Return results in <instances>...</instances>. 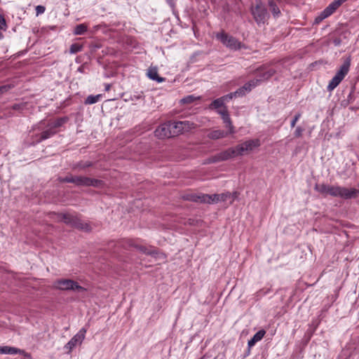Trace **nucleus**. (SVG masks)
<instances>
[{
    "mask_svg": "<svg viewBox=\"0 0 359 359\" xmlns=\"http://www.w3.org/2000/svg\"><path fill=\"white\" fill-rule=\"evenodd\" d=\"M68 121L67 116L58 118L55 120H49L48 121H42L40 123V128L43 130L39 134L40 141L47 140L59 131V128L62 127Z\"/></svg>",
    "mask_w": 359,
    "mask_h": 359,
    "instance_id": "1",
    "label": "nucleus"
},
{
    "mask_svg": "<svg viewBox=\"0 0 359 359\" xmlns=\"http://www.w3.org/2000/svg\"><path fill=\"white\" fill-rule=\"evenodd\" d=\"M58 219L65 223L67 225L81 230L86 232L91 231V227L88 223L84 222L78 216V215L70 213H58Z\"/></svg>",
    "mask_w": 359,
    "mask_h": 359,
    "instance_id": "2",
    "label": "nucleus"
},
{
    "mask_svg": "<svg viewBox=\"0 0 359 359\" xmlns=\"http://www.w3.org/2000/svg\"><path fill=\"white\" fill-rule=\"evenodd\" d=\"M60 182L74 183L76 186L94 187H99L102 185V181L83 176H67L65 177H59Z\"/></svg>",
    "mask_w": 359,
    "mask_h": 359,
    "instance_id": "3",
    "label": "nucleus"
},
{
    "mask_svg": "<svg viewBox=\"0 0 359 359\" xmlns=\"http://www.w3.org/2000/svg\"><path fill=\"white\" fill-rule=\"evenodd\" d=\"M52 287L55 290L63 291L72 290L79 292L86 291V289L81 286L76 281L67 278L57 279L53 282Z\"/></svg>",
    "mask_w": 359,
    "mask_h": 359,
    "instance_id": "4",
    "label": "nucleus"
},
{
    "mask_svg": "<svg viewBox=\"0 0 359 359\" xmlns=\"http://www.w3.org/2000/svg\"><path fill=\"white\" fill-rule=\"evenodd\" d=\"M221 115L225 127L229 128V131L226 132L222 130H212L208 134V137L210 139L218 140L226 137L229 134H234L236 133L234 126L229 117V114H221Z\"/></svg>",
    "mask_w": 359,
    "mask_h": 359,
    "instance_id": "5",
    "label": "nucleus"
},
{
    "mask_svg": "<svg viewBox=\"0 0 359 359\" xmlns=\"http://www.w3.org/2000/svg\"><path fill=\"white\" fill-rule=\"evenodd\" d=\"M250 13L258 26L264 25L269 18L268 11L261 1L255 6H251Z\"/></svg>",
    "mask_w": 359,
    "mask_h": 359,
    "instance_id": "6",
    "label": "nucleus"
},
{
    "mask_svg": "<svg viewBox=\"0 0 359 359\" xmlns=\"http://www.w3.org/2000/svg\"><path fill=\"white\" fill-rule=\"evenodd\" d=\"M216 38L221 41L222 44L227 48L232 50H239L242 47V43L235 37L229 35L227 33L222 31L216 34Z\"/></svg>",
    "mask_w": 359,
    "mask_h": 359,
    "instance_id": "7",
    "label": "nucleus"
},
{
    "mask_svg": "<svg viewBox=\"0 0 359 359\" xmlns=\"http://www.w3.org/2000/svg\"><path fill=\"white\" fill-rule=\"evenodd\" d=\"M238 153L235 147L229 148L222 151L215 156H212L206 160V163H214L219 161H224L238 156Z\"/></svg>",
    "mask_w": 359,
    "mask_h": 359,
    "instance_id": "8",
    "label": "nucleus"
},
{
    "mask_svg": "<svg viewBox=\"0 0 359 359\" xmlns=\"http://www.w3.org/2000/svg\"><path fill=\"white\" fill-rule=\"evenodd\" d=\"M87 330L85 327L81 328L69 341L65 344L64 348L67 350L69 353L77 345H81L85 339Z\"/></svg>",
    "mask_w": 359,
    "mask_h": 359,
    "instance_id": "9",
    "label": "nucleus"
},
{
    "mask_svg": "<svg viewBox=\"0 0 359 359\" xmlns=\"http://www.w3.org/2000/svg\"><path fill=\"white\" fill-rule=\"evenodd\" d=\"M260 146V141L259 139L249 140L245 142L238 144L236 147L238 156H243L246 152H250L254 149Z\"/></svg>",
    "mask_w": 359,
    "mask_h": 359,
    "instance_id": "10",
    "label": "nucleus"
},
{
    "mask_svg": "<svg viewBox=\"0 0 359 359\" xmlns=\"http://www.w3.org/2000/svg\"><path fill=\"white\" fill-rule=\"evenodd\" d=\"M155 136L159 139L170 138L176 136V133L172 130L170 122L159 126L154 131Z\"/></svg>",
    "mask_w": 359,
    "mask_h": 359,
    "instance_id": "11",
    "label": "nucleus"
},
{
    "mask_svg": "<svg viewBox=\"0 0 359 359\" xmlns=\"http://www.w3.org/2000/svg\"><path fill=\"white\" fill-rule=\"evenodd\" d=\"M233 97V96L232 95L231 93H230L219 98H217L210 103L209 105V109L210 110H213L223 108L222 110L219 111L218 112H228V109L225 106V103L226 102L231 100Z\"/></svg>",
    "mask_w": 359,
    "mask_h": 359,
    "instance_id": "12",
    "label": "nucleus"
},
{
    "mask_svg": "<svg viewBox=\"0 0 359 359\" xmlns=\"http://www.w3.org/2000/svg\"><path fill=\"white\" fill-rule=\"evenodd\" d=\"M359 194V190L351 188L348 189L337 186L336 197H340L344 199L355 198Z\"/></svg>",
    "mask_w": 359,
    "mask_h": 359,
    "instance_id": "13",
    "label": "nucleus"
},
{
    "mask_svg": "<svg viewBox=\"0 0 359 359\" xmlns=\"http://www.w3.org/2000/svg\"><path fill=\"white\" fill-rule=\"evenodd\" d=\"M257 85V81H255V79L250 80L245 83L242 87L237 89L235 92L231 93V94L233 97H242L245 95L246 93L251 91L252 88Z\"/></svg>",
    "mask_w": 359,
    "mask_h": 359,
    "instance_id": "14",
    "label": "nucleus"
},
{
    "mask_svg": "<svg viewBox=\"0 0 359 359\" xmlns=\"http://www.w3.org/2000/svg\"><path fill=\"white\" fill-rule=\"evenodd\" d=\"M315 190L324 196H332L336 197L337 186H331L325 184H316Z\"/></svg>",
    "mask_w": 359,
    "mask_h": 359,
    "instance_id": "15",
    "label": "nucleus"
},
{
    "mask_svg": "<svg viewBox=\"0 0 359 359\" xmlns=\"http://www.w3.org/2000/svg\"><path fill=\"white\" fill-rule=\"evenodd\" d=\"M122 245L125 248H129L130 247H133L135 249H137V250H139L140 252H142V253H144L145 255H153L156 254V250H150V249H148L145 246L137 245L132 240L123 241V243H122Z\"/></svg>",
    "mask_w": 359,
    "mask_h": 359,
    "instance_id": "16",
    "label": "nucleus"
},
{
    "mask_svg": "<svg viewBox=\"0 0 359 359\" xmlns=\"http://www.w3.org/2000/svg\"><path fill=\"white\" fill-rule=\"evenodd\" d=\"M263 67H259L257 69L258 72L257 78L255 79V81H257V84L259 83L266 81L269 79L272 76H273L276 73V70L273 69H269L264 72H262Z\"/></svg>",
    "mask_w": 359,
    "mask_h": 359,
    "instance_id": "17",
    "label": "nucleus"
},
{
    "mask_svg": "<svg viewBox=\"0 0 359 359\" xmlns=\"http://www.w3.org/2000/svg\"><path fill=\"white\" fill-rule=\"evenodd\" d=\"M170 126L176 136L190 128L189 123L186 121L170 122Z\"/></svg>",
    "mask_w": 359,
    "mask_h": 359,
    "instance_id": "18",
    "label": "nucleus"
},
{
    "mask_svg": "<svg viewBox=\"0 0 359 359\" xmlns=\"http://www.w3.org/2000/svg\"><path fill=\"white\" fill-rule=\"evenodd\" d=\"M182 198L185 201L203 203L204 198H208L205 194H187L182 196Z\"/></svg>",
    "mask_w": 359,
    "mask_h": 359,
    "instance_id": "19",
    "label": "nucleus"
},
{
    "mask_svg": "<svg viewBox=\"0 0 359 359\" xmlns=\"http://www.w3.org/2000/svg\"><path fill=\"white\" fill-rule=\"evenodd\" d=\"M347 0H334L332 1L328 6H327L324 10L325 15H327V17L330 16L332 14H333L337 9L345 1Z\"/></svg>",
    "mask_w": 359,
    "mask_h": 359,
    "instance_id": "20",
    "label": "nucleus"
},
{
    "mask_svg": "<svg viewBox=\"0 0 359 359\" xmlns=\"http://www.w3.org/2000/svg\"><path fill=\"white\" fill-rule=\"evenodd\" d=\"M351 65V60L347 58L340 67L339 69L336 73L335 76H338L340 79L343 80L345 76L348 74Z\"/></svg>",
    "mask_w": 359,
    "mask_h": 359,
    "instance_id": "21",
    "label": "nucleus"
},
{
    "mask_svg": "<svg viewBox=\"0 0 359 359\" xmlns=\"http://www.w3.org/2000/svg\"><path fill=\"white\" fill-rule=\"evenodd\" d=\"M266 334V331L264 330H260L257 332H256L252 338L250 339L248 342V346L249 348L252 347L257 341L262 339Z\"/></svg>",
    "mask_w": 359,
    "mask_h": 359,
    "instance_id": "22",
    "label": "nucleus"
},
{
    "mask_svg": "<svg viewBox=\"0 0 359 359\" xmlns=\"http://www.w3.org/2000/svg\"><path fill=\"white\" fill-rule=\"evenodd\" d=\"M147 76L150 79L156 81L158 83H161L165 80L164 78L161 77L158 75L157 69L156 67H150L148 69Z\"/></svg>",
    "mask_w": 359,
    "mask_h": 359,
    "instance_id": "23",
    "label": "nucleus"
},
{
    "mask_svg": "<svg viewBox=\"0 0 359 359\" xmlns=\"http://www.w3.org/2000/svg\"><path fill=\"white\" fill-rule=\"evenodd\" d=\"M268 4L273 17H278L280 14V11L278 6L276 5V2L273 0H269Z\"/></svg>",
    "mask_w": 359,
    "mask_h": 359,
    "instance_id": "24",
    "label": "nucleus"
},
{
    "mask_svg": "<svg viewBox=\"0 0 359 359\" xmlns=\"http://www.w3.org/2000/svg\"><path fill=\"white\" fill-rule=\"evenodd\" d=\"M102 97L101 94H97L95 95H90L86 97L84 101L85 104H92L96 103L100 100V99Z\"/></svg>",
    "mask_w": 359,
    "mask_h": 359,
    "instance_id": "25",
    "label": "nucleus"
},
{
    "mask_svg": "<svg viewBox=\"0 0 359 359\" xmlns=\"http://www.w3.org/2000/svg\"><path fill=\"white\" fill-rule=\"evenodd\" d=\"M341 79L334 75L327 86V90L329 91L333 90L341 83Z\"/></svg>",
    "mask_w": 359,
    "mask_h": 359,
    "instance_id": "26",
    "label": "nucleus"
},
{
    "mask_svg": "<svg viewBox=\"0 0 359 359\" xmlns=\"http://www.w3.org/2000/svg\"><path fill=\"white\" fill-rule=\"evenodd\" d=\"M88 27L85 24H79L76 25L74 30V34L76 35H81L87 32Z\"/></svg>",
    "mask_w": 359,
    "mask_h": 359,
    "instance_id": "27",
    "label": "nucleus"
},
{
    "mask_svg": "<svg viewBox=\"0 0 359 359\" xmlns=\"http://www.w3.org/2000/svg\"><path fill=\"white\" fill-rule=\"evenodd\" d=\"M207 196H208V198H204L205 201H203V203H208V204H212V203H217L218 202H219V194H212V195H210V194H206Z\"/></svg>",
    "mask_w": 359,
    "mask_h": 359,
    "instance_id": "28",
    "label": "nucleus"
},
{
    "mask_svg": "<svg viewBox=\"0 0 359 359\" xmlns=\"http://www.w3.org/2000/svg\"><path fill=\"white\" fill-rule=\"evenodd\" d=\"M17 353L22 354L26 358H31L30 353L25 352L24 350L15 347H11L10 355H15Z\"/></svg>",
    "mask_w": 359,
    "mask_h": 359,
    "instance_id": "29",
    "label": "nucleus"
},
{
    "mask_svg": "<svg viewBox=\"0 0 359 359\" xmlns=\"http://www.w3.org/2000/svg\"><path fill=\"white\" fill-rule=\"evenodd\" d=\"M82 49H83L82 44H80L78 43H72L69 48V53L71 54H76V53L81 51Z\"/></svg>",
    "mask_w": 359,
    "mask_h": 359,
    "instance_id": "30",
    "label": "nucleus"
},
{
    "mask_svg": "<svg viewBox=\"0 0 359 359\" xmlns=\"http://www.w3.org/2000/svg\"><path fill=\"white\" fill-rule=\"evenodd\" d=\"M14 87L13 84L0 86V96L3 95Z\"/></svg>",
    "mask_w": 359,
    "mask_h": 359,
    "instance_id": "31",
    "label": "nucleus"
},
{
    "mask_svg": "<svg viewBox=\"0 0 359 359\" xmlns=\"http://www.w3.org/2000/svg\"><path fill=\"white\" fill-rule=\"evenodd\" d=\"M196 99L197 97L194 95H188L182 98L180 102L183 104H189L194 102Z\"/></svg>",
    "mask_w": 359,
    "mask_h": 359,
    "instance_id": "32",
    "label": "nucleus"
},
{
    "mask_svg": "<svg viewBox=\"0 0 359 359\" xmlns=\"http://www.w3.org/2000/svg\"><path fill=\"white\" fill-rule=\"evenodd\" d=\"M92 165V163L90 162V161H87V162H85V163H83V162H80L74 168H79L81 170H84L86 169V168H88V167H90Z\"/></svg>",
    "mask_w": 359,
    "mask_h": 359,
    "instance_id": "33",
    "label": "nucleus"
},
{
    "mask_svg": "<svg viewBox=\"0 0 359 359\" xmlns=\"http://www.w3.org/2000/svg\"><path fill=\"white\" fill-rule=\"evenodd\" d=\"M231 196V194L230 192H226L219 194V201H226Z\"/></svg>",
    "mask_w": 359,
    "mask_h": 359,
    "instance_id": "34",
    "label": "nucleus"
},
{
    "mask_svg": "<svg viewBox=\"0 0 359 359\" xmlns=\"http://www.w3.org/2000/svg\"><path fill=\"white\" fill-rule=\"evenodd\" d=\"M327 18V15H325L324 11H323L318 16L315 18L314 24H319L324 19Z\"/></svg>",
    "mask_w": 359,
    "mask_h": 359,
    "instance_id": "35",
    "label": "nucleus"
},
{
    "mask_svg": "<svg viewBox=\"0 0 359 359\" xmlns=\"http://www.w3.org/2000/svg\"><path fill=\"white\" fill-rule=\"evenodd\" d=\"M46 8L43 6L39 5L36 7V15L42 14L45 12Z\"/></svg>",
    "mask_w": 359,
    "mask_h": 359,
    "instance_id": "36",
    "label": "nucleus"
},
{
    "mask_svg": "<svg viewBox=\"0 0 359 359\" xmlns=\"http://www.w3.org/2000/svg\"><path fill=\"white\" fill-rule=\"evenodd\" d=\"M6 27V22L4 17L0 14V29Z\"/></svg>",
    "mask_w": 359,
    "mask_h": 359,
    "instance_id": "37",
    "label": "nucleus"
},
{
    "mask_svg": "<svg viewBox=\"0 0 359 359\" xmlns=\"http://www.w3.org/2000/svg\"><path fill=\"white\" fill-rule=\"evenodd\" d=\"M303 129L300 127H297L294 131L295 137H300L302 135Z\"/></svg>",
    "mask_w": 359,
    "mask_h": 359,
    "instance_id": "38",
    "label": "nucleus"
},
{
    "mask_svg": "<svg viewBox=\"0 0 359 359\" xmlns=\"http://www.w3.org/2000/svg\"><path fill=\"white\" fill-rule=\"evenodd\" d=\"M2 354H10L11 346H2Z\"/></svg>",
    "mask_w": 359,
    "mask_h": 359,
    "instance_id": "39",
    "label": "nucleus"
},
{
    "mask_svg": "<svg viewBox=\"0 0 359 359\" xmlns=\"http://www.w3.org/2000/svg\"><path fill=\"white\" fill-rule=\"evenodd\" d=\"M332 43H334V45L335 46H339L341 45V39L339 38V37H337V38H334L333 40H332Z\"/></svg>",
    "mask_w": 359,
    "mask_h": 359,
    "instance_id": "40",
    "label": "nucleus"
},
{
    "mask_svg": "<svg viewBox=\"0 0 359 359\" xmlns=\"http://www.w3.org/2000/svg\"><path fill=\"white\" fill-rule=\"evenodd\" d=\"M299 116H300V114H298L292 119V121L291 122V126L292 127H294L295 126V123H296L297 121L299 119Z\"/></svg>",
    "mask_w": 359,
    "mask_h": 359,
    "instance_id": "41",
    "label": "nucleus"
},
{
    "mask_svg": "<svg viewBox=\"0 0 359 359\" xmlns=\"http://www.w3.org/2000/svg\"><path fill=\"white\" fill-rule=\"evenodd\" d=\"M13 109L15 110H24L22 107H20V104H15L13 107Z\"/></svg>",
    "mask_w": 359,
    "mask_h": 359,
    "instance_id": "42",
    "label": "nucleus"
},
{
    "mask_svg": "<svg viewBox=\"0 0 359 359\" xmlns=\"http://www.w3.org/2000/svg\"><path fill=\"white\" fill-rule=\"evenodd\" d=\"M354 90H355V86H353L352 87V90H351V91L350 92V93H349V95L348 96V102H349L350 100L352 99V96H353V93Z\"/></svg>",
    "mask_w": 359,
    "mask_h": 359,
    "instance_id": "43",
    "label": "nucleus"
},
{
    "mask_svg": "<svg viewBox=\"0 0 359 359\" xmlns=\"http://www.w3.org/2000/svg\"><path fill=\"white\" fill-rule=\"evenodd\" d=\"M111 88V85L110 84H106L105 85V90L106 91H108Z\"/></svg>",
    "mask_w": 359,
    "mask_h": 359,
    "instance_id": "44",
    "label": "nucleus"
},
{
    "mask_svg": "<svg viewBox=\"0 0 359 359\" xmlns=\"http://www.w3.org/2000/svg\"><path fill=\"white\" fill-rule=\"evenodd\" d=\"M231 196L233 197V201L237 197V192H234L231 194Z\"/></svg>",
    "mask_w": 359,
    "mask_h": 359,
    "instance_id": "45",
    "label": "nucleus"
},
{
    "mask_svg": "<svg viewBox=\"0 0 359 359\" xmlns=\"http://www.w3.org/2000/svg\"><path fill=\"white\" fill-rule=\"evenodd\" d=\"M167 2L170 5V6H173L174 5V3H173V0H166Z\"/></svg>",
    "mask_w": 359,
    "mask_h": 359,
    "instance_id": "46",
    "label": "nucleus"
},
{
    "mask_svg": "<svg viewBox=\"0 0 359 359\" xmlns=\"http://www.w3.org/2000/svg\"><path fill=\"white\" fill-rule=\"evenodd\" d=\"M3 34L0 32V39L3 38Z\"/></svg>",
    "mask_w": 359,
    "mask_h": 359,
    "instance_id": "47",
    "label": "nucleus"
},
{
    "mask_svg": "<svg viewBox=\"0 0 359 359\" xmlns=\"http://www.w3.org/2000/svg\"><path fill=\"white\" fill-rule=\"evenodd\" d=\"M2 346H0V354H2Z\"/></svg>",
    "mask_w": 359,
    "mask_h": 359,
    "instance_id": "48",
    "label": "nucleus"
}]
</instances>
